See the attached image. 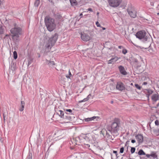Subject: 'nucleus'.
I'll use <instances>...</instances> for the list:
<instances>
[{
    "label": "nucleus",
    "mask_w": 159,
    "mask_h": 159,
    "mask_svg": "<svg viewBox=\"0 0 159 159\" xmlns=\"http://www.w3.org/2000/svg\"><path fill=\"white\" fill-rule=\"evenodd\" d=\"M138 154L139 155H145V153L142 149H140L138 152Z\"/></svg>",
    "instance_id": "31"
},
{
    "label": "nucleus",
    "mask_w": 159,
    "mask_h": 159,
    "mask_svg": "<svg viewBox=\"0 0 159 159\" xmlns=\"http://www.w3.org/2000/svg\"><path fill=\"white\" fill-rule=\"evenodd\" d=\"M106 136H107V138H109L110 137V134H109V133L107 131H106Z\"/></svg>",
    "instance_id": "44"
},
{
    "label": "nucleus",
    "mask_w": 159,
    "mask_h": 159,
    "mask_svg": "<svg viewBox=\"0 0 159 159\" xmlns=\"http://www.w3.org/2000/svg\"><path fill=\"white\" fill-rule=\"evenodd\" d=\"M65 114H66V117H64L63 119L67 120H71L73 118H74L75 117L71 116V115L69 114L68 113L65 112Z\"/></svg>",
    "instance_id": "16"
},
{
    "label": "nucleus",
    "mask_w": 159,
    "mask_h": 159,
    "mask_svg": "<svg viewBox=\"0 0 159 159\" xmlns=\"http://www.w3.org/2000/svg\"><path fill=\"white\" fill-rule=\"evenodd\" d=\"M122 52L124 54H125L127 52V50L126 49L124 48L122 50Z\"/></svg>",
    "instance_id": "35"
},
{
    "label": "nucleus",
    "mask_w": 159,
    "mask_h": 159,
    "mask_svg": "<svg viewBox=\"0 0 159 159\" xmlns=\"http://www.w3.org/2000/svg\"><path fill=\"white\" fill-rule=\"evenodd\" d=\"M116 88L117 90L121 91L125 90V89L124 84L121 82H118L117 83Z\"/></svg>",
    "instance_id": "9"
},
{
    "label": "nucleus",
    "mask_w": 159,
    "mask_h": 159,
    "mask_svg": "<svg viewBox=\"0 0 159 159\" xmlns=\"http://www.w3.org/2000/svg\"><path fill=\"white\" fill-rule=\"evenodd\" d=\"M32 153L30 151H29L28 154L25 159H32Z\"/></svg>",
    "instance_id": "28"
},
{
    "label": "nucleus",
    "mask_w": 159,
    "mask_h": 159,
    "mask_svg": "<svg viewBox=\"0 0 159 159\" xmlns=\"http://www.w3.org/2000/svg\"><path fill=\"white\" fill-rule=\"evenodd\" d=\"M129 140H127L125 144V147L126 146L127 144H129Z\"/></svg>",
    "instance_id": "47"
},
{
    "label": "nucleus",
    "mask_w": 159,
    "mask_h": 159,
    "mask_svg": "<svg viewBox=\"0 0 159 159\" xmlns=\"http://www.w3.org/2000/svg\"><path fill=\"white\" fill-rule=\"evenodd\" d=\"M144 93H145L147 98V99L148 101H149V89H145L143 90V91Z\"/></svg>",
    "instance_id": "23"
},
{
    "label": "nucleus",
    "mask_w": 159,
    "mask_h": 159,
    "mask_svg": "<svg viewBox=\"0 0 159 159\" xmlns=\"http://www.w3.org/2000/svg\"><path fill=\"white\" fill-rule=\"evenodd\" d=\"M120 126V120L118 118L114 119L111 126L108 128V131L111 134H116L118 132Z\"/></svg>",
    "instance_id": "1"
},
{
    "label": "nucleus",
    "mask_w": 159,
    "mask_h": 159,
    "mask_svg": "<svg viewBox=\"0 0 159 159\" xmlns=\"http://www.w3.org/2000/svg\"><path fill=\"white\" fill-rule=\"evenodd\" d=\"M157 156L156 154V153L154 152H151V154H150V157H151L153 159L157 158Z\"/></svg>",
    "instance_id": "24"
},
{
    "label": "nucleus",
    "mask_w": 159,
    "mask_h": 159,
    "mask_svg": "<svg viewBox=\"0 0 159 159\" xmlns=\"http://www.w3.org/2000/svg\"><path fill=\"white\" fill-rule=\"evenodd\" d=\"M88 100V98H85L84 99L82 100H80V101H79V103H81V102H85L87 101Z\"/></svg>",
    "instance_id": "37"
},
{
    "label": "nucleus",
    "mask_w": 159,
    "mask_h": 159,
    "mask_svg": "<svg viewBox=\"0 0 159 159\" xmlns=\"http://www.w3.org/2000/svg\"><path fill=\"white\" fill-rule=\"evenodd\" d=\"M146 156L148 158H149V154H146Z\"/></svg>",
    "instance_id": "58"
},
{
    "label": "nucleus",
    "mask_w": 159,
    "mask_h": 159,
    "mask_svg": "<svg viewBox=\"0 0 159 159\" xmlns=\"http://www.w3.org/2000/svg\"><path fill=\"white\" fill-rule=\"evenodd\" d=\"M122 0H108L110 6L112 7H117L122 2Z\"/></svg>",
    "instance_id": "7"
},
{
    "label": "nucleus",
    "mask_w": 159,
    "mask_h": 159,
    "mask_svg": "<svg viewBox=\"0 0 159 159\" xmlns=\"http://www.w3.org/2000/svg\"><path fill=\"white\" fill-rule=\"evenodd\" d=\"M49 2H50L52 4H54V2L52 1V0H47Z\"/></svg>",
    "instance_id": "49"
},
{
    "label": "nucleus",
    "mask_w": 159,
    "mask_h": 159,
    "mask_svg": "<svg viewBox=\"0 0 159 159\" xmlns=\"http://www.w3.org/2000/svg\"><path fill=\"white\" fill-rule=\"evenodd\" d=\"M58 111L60 112V114L58 112H57V113L58 114L59 116L61 117V118H64V117H66V114H65V113H64V111H62V110H59Z\"/></svg>",
    "instance_id": "20"
},
{
    "label": "nucleus",
    "mask_w": 159,
    "mask_h": 159,
    "mask_svg": "<svg viewBox=\"0 0 159 159\" xmlns=\"http://www.w3.org/2000/svg\"><path fill=\"white\" fill-rule=\"evenodd\" d=\"M3 120H4V121L5 122V116H4V114H3Z\"/></svg>",
    "instance_id": "52"
},
{
    "label": "nucleus",
    "mask_w": 159,
    "mask_h": 159,
    "mask_svg": "<svg viewBox=\"0 0 159 159\" xmlns=\"http://www.w3.org/2000/svg\"><path fill=\"white\" fill-rule=\"evenodd\" d=\"M13 57L15 59H16L17 58V52L16 51H14L13 52Z\"/></svg>",
    "instance_id": "33"
},
{
    "label": "nucleus",
    "mask_w": 159,
    "mask_h": 159,
    "mask_svg": "<svg viewBox=\"0 0 159 159\" xmlns=\"http://www.w3.org/2000/svg\"><path fill=\"white\" fill-rule=\"evenodd\" d=\"M98 119H99V117L98 116H93L90 118H88L85 119V121L86 122L91 121L93 120H94L96 119L97 120H98Z\"/></svg>",
    "instance_id": "19"
},
{
    "label": "nucleus",
    "mask_w": 159,
    "mask_h": 159,
    "mask_svg": "<svg viewBox=\"0 0 159 159\" xmlns=\"http://www.w3.org/2000/svg\"><path fill=\"white\" fill-rule=\"evenodd\" d=\"M135 86L136 88L139 90L141 89V87L137 84H135Z\"/></svg>",
    "instance_id": "36"
},
{
    "label": "nucleus",
    "mask_w": 159,
    "mask_h": 159,
    "mask_svg": "<svg viewBox=\"0 0 159 159\" xmlns=\"http://www.w3.org/2000/svg\"><path fill=\"white\" fill-rule=\"evenodd\" d=\"M4 30L2 26L0 25V34H3L4 33Z\"/></svg>",
    "instance_id": "30"
},
{
    "label": "nucleus",
    "mask_w": 159,
    "mask_h": 159,
    "mask_svg": "<svg viewBox=\"0 0 159 159\" xmlns=\"http://www.w3.org/2000/svg\"><path fill=\"white\" fill-rule=\"evenodd\" d=\"M124 149L123 147L121 148L120 149V153H123L124 152Z\"/></svg>",
    "instance_id": "38"
},
{
    "label": "nucleus",
    "mask_w": 159,
    "mask_h": 159,
    "mask_svg": "<svg viewBox=\"0 0 159 159\" xmlns=\"http://www.w3.org/2000/svg\"><path fill=\"white\" fill-rule=\"evenodd\" d=\"M120 58L117 57H112L110 60H109L108 61V64H113Z\"/></svg>",
    "instance_id": "13"
},
{
    "label": "nucleus",
    "mask_w": 159,
    "mask_h": 159,
    "mask_svg": "<svg viewBox=\"0 0 159 159\" xmlns=\"http://www.w3.org/2000/svg\"><path fill=\"white\" fill-rule=\"evenodd\" d=\"M44 22L48 30L49 31H52L56 27L54 19L49 16H46L44 19Z\"/></svg>",
    "instance_id": "2"
},
{
    "label": "nucleus",
    "mask_w": 159,
    "mask_h": 159,
    "mask_svg": "<svg viewBox=\"0 0 159 159\" xmlns=\"http://www.w3.org/2000/svg\"><path fill=\"white\" fill-rule=\"evenodd\" d=\"M133 61L134 62L136 63H138V60L136 58H134L133 59Z\"/></svg>",
    "instance_id": "41"
},
{
    "label": "nucleus",
    "mask_w": 159,
    "mask_h": 159,
    "mask_svg": "<svg viewBox=\"0 0 159 159\" xmlns=\"http://www.w3.org/2000/svg\"><path fill=\"white\" fill-rule=\"evenodd\" d=\"M91 96V94H89L88 96L86 98H88V100L89 99V98H90V97Z\"/></svg>",
    "instance_id": "48"
},
{
    "label": "nucleus",
    "mask_w": 159,
    "mask_h": 159,
    "mask_svg": "<svg viewBox=\"0 0 159 159\" xmlns=\"http://www.w3.org/2000/svg\"><path fill=\"white\" fill-rule=\"evenodd\" d=\"M46 63L50 67H52L55 65V63L54 61H49L47 59L46 60Z\"/></svg>",
    "instance_id": "18"
},
{
    "label": "nucleus",
    "mask_w": 159,
    "mask_h": 159,
    "mask_svg": "<svg viewBox=\"0 0 159 159\" xmlns=\"http://www.w3.org/2000/svg\"><path fill=\"white\" fill-rule=\"evenodd\" d=\"M84 143V144L86 146H85V147L86 148H88V149H90L89 148V147H90V145L89 144H86L85 143Z\"/></svg>",
    "instance_id": "40"
},
{
    "label": "nucleus",
    "mask_w": 159,
    "mask_h": 159,
    "mask_svg": "<svg viewBox=\"0 0 159 159\" xmlns=\"http://www.w3.org/2000/svg\"><path fill=\"white\" fill-rule=\"evenodd\" d=\"M83 16V14L82 13H81L80 15V16H81V17Z\"/></svg>",
    "instance_id": "60"
},
{
    "label": "nucleus",
    "mask_w": 159,
    "mask_h": 159,
    "mask_svg": "<svg viewBox=\"0 0 159 159\" xmlns=\"http://www.w3.org/2000/svg\"><path fill=\"white\" fill-rule=\"evenodd\" d=\"M157 133H158V134H159V129L157 130Z\"/></svg>",
    "instance_id": "61"
},
{
    "label": "nucleus",
    "mask_w": 159,
    "mask_h": 159,
    "mask_svg": "<svg viewBox=\"0 0 159 159\" xmlns=\"http://www.w3.org/2000/svg\"><path fill=\"white\" fill-rule=\"evenodd\" d=\"M12 39L15 44H18L19 41V36L11 35Z\"/></svg>",
    "instance_id": "12"
},
{
    "label": "nucleus",
    "mask_w": 159,
    "mask_h": 159,
    "mask_svg": "<svg viewBox=\"0 0 159 159\" xmlns=\"http://www.w3.org/2000/svg\"><path fill=\"white\" fill-rule=\"evenodd\" d=\"M69 75H66V77L68 78H70V77H71L72 76V75L70 70L69 71Z\"/></svg>",
    "instance_id": "39"
},
{
    "label": "nucleus",
    "mask_w": 159,
    "mask_h": 159,
    "mask_svg": "<svg viewBox=\"0 0 159 159\" xmlns=\"http://www.w3.org/2000/svg\"><path fill=\"white\" fill-rule=\"evenodd\" d=\"M58 37V34L57 33L54 34L48 40V43L46 45V47L48 49H51L57 41Z\"/></svg>",
    "instance_id": "4"
},
{
    "label": "nucleus",
    "mask_w": 159,
    "mask_h": 159,
    "mask_svg": "<svg viewBox=\"0 0 159 159\" xmlns=\"http://www.w3.org/2000/svg\"><path fill=\"white\" fill-rule=\"evenodd\" d=\"M8 36H9V35L7 34H6L5 35V37H8Z\"/></svg>",
    "instance_id": "64"
},
{
    "label": "nucleus",
    "mask_w": 159,
    "mask_h": 159,
    "mask_svg": "<svg viewBox=\"0 0 159 159\" xmlns=\"http://www.w3.org/2000/svg\"><path fill=\"white\" fill-rule=\"evenodd\" d=\"M118 68L121 74L123 75H127V72L125 71V68L123 66H120L118 67Z\"/></svg>",
    "instance_id": "15"
},
{
    "label": "nucleus",
    "mask_w": 159,
    "mask_h": 159,
    "mask_svg": "<svg viewBox=\"0 0 159 159\" xmlns=\"http://www.w3.org/2000/svg\"><path fill=\"white\" fill-rule=\"evenodd\" d=\"M146 33L144 30H141L138 32L136 34V37L139 39H143V41L145 42L148 40V38L146 36Z\"/></svg>",
    "instance_id": "5"
},
{
    "label": "nucleus",
    "mask_w": 159,
    "mask_h": 159,
    "mask_svg": "<svg viewBox=\"0 0 159 159\" xmlns=\"http://www.w3.org/2000/svg\"><path fill=\"white\" fill-rule=\"evenodd\" d=\"M11 35H19L22 34V29L20 27H15L12 28L10 30Z\"/></svg>",
    "instance_id": "6"
},
{
    "label": "nucleus",
    "mask_w": 159,
    "mask_h": 159,
    "mask_svg": "<svg viewBox=\"0 0 159 159\" xmlns=\"http://www.w3.org/2000/svg\"><path fill=\"white\" fill-rule=\"evenodd\" d=\"M131 150L130 151L131 154L134 153L135 151V148L134 147H130Z\"/></svg>",
    "instance_id": "34"
},
{
    "label": "nucleus",
    "mask_w": 159,
    "mask_h": 159,
    "mask_svg": "<svg viewBox=\"0 0 159 159\" xmlns=\"http://www.w3.org/2000/svg\"><path fill=\"white\" fill-rule=\"evenodd\" d=\"M63 134V131L62 130H58L56 132V134L58 136H61Z\"/></svg>",
    "instance_id": "27"
},
{
    "label": "nucleus",
    "mask_w": 159,
    "mask_h": 159,
    "mask_svg": "<svg viewBox=\"0 0 159 159\" xmlns=\"http://www.w3.org/2000/svg\"><path fill=\"white\" fill-rule=\"evenodd\" d=\"M151 99L152 101L155 102L159 99V95L157 93L154 94H153L151 97Z\"/></svg>",
    "instance_id": "14"
},
{
    "label": "nucleus",
    "mask_w": 159,
    "mask_h": 159,
    "mask_svg": "<svg viewBox=\"0 0 159 159\" xmlns=\"http://www.w3.org/2000/svg\"><path fill=\"white\" fill-rule=\"evenodd\" d=\"M87 10L89 11H91V12H93V10L91 8H88Z\"/></svg>",
    "instance_id": "46"
},
{
    "label": "nucleus",
    "mask_w": 159,
    "mask_h": 159,
    "mask_svg": "<svg viewBox=\"0 0 159 159\" xmlns=\"http://www.w3.org/2000/svg\"><path fill=\"white\" fill-rule=\"evenodd\" d=\"M40 0H35L34 3V5L35 7H38L40 4Z\"/></svg>",
    "instance_id": "32"
},
{
    "label": "nucleus",
    "mask_w": 159,
    "mask_h": 159,
    "mask_svg": "<svg viewBox=\"0 0 159 159\" xmlns=\"http://www.w3.org/2000/svg\"><path fill=\"white\" fill-rule=\"evenodd\" d=\"M127 11L131 17L133 18H135L136 16V12L132 7L131 5H129L127 9Z\"/></svg>",
    "instance_id": "8"
},
{
    "label": "nucleus",
    "mask_w": 159,
    "mask_h": 159,
    "mask_svg": "<svg viewBox=\"0 0 159 159\" xmlns=\"http://www.w3.org/2000/svg\"><path fill=\"white\" fill-rule=\"evenodd\" d=\"M147 84V83L146 82H143V85H146Z\"/></svg>",
    "instance_id": "54"
},
{
    "label": "nucleus",
    "mask_w": 159,
    "mask_h": 159,
    "mask_svg": "<svg viewBox=\"0 0 159 159\" xmlns=\"http://www.w3.org/2000/svg\"><path fill=\"white\" fill-rule=\"evenodd\" d=\"M93 135L91 133L81 134L80 136V139L81 142L85 143L86 142H89L92 143L93 139Z\"/></svg>",
    "instance_id": "3"
},
{
    "label": "nucleus",
    "mask_w": 159,
    "mask_h": 159,
    "mask_svg": "<svg viewBox=\"0 0 159 159\" xmlns=\"http://www.w3.org/2000/svg\"><path fill=\"white\" fill-rule=\"evenodd\" d=\"M118 48H119V49H121V48H124V47L122 46H118Z\"/></svg>",
    "instance_id": "51"
},
{
    "label": "nucleus",
    "mask_w": 159,
    "mask_h": 159,
    "mask_svg": "<svg viewBox=\"0 0 159 159\" xmlns=\"http://www.w3.org/2000/svg\"><path fill=\"white\" fill-rule=\"evenodd\" d=\"M33 59L31 57H29L28 59V66H30L33 62Z\"/></svg>",
    "instance_id": "29"
},
{
    "label": "nucleus",
    "mask_w": 159,
    "mask_h": 159,
    "mask_svg": "<svg viewBox=\"0 0 159 159\" xmlns=\"http://www.w3.org/2000/svg\"><path fill=\"white\" fill-rule=\"evenodd\" d=\"M155 124L156 125H159V121L157 120L155 121Z\"/></svg>",
    "instance_id": "43"
},
{
    "label": "nucleus",
    "mask_w": 159,
    "mask_h": 159,
    "mask_svg": "<svg viewBox=\"0 0 159 159\" xmlns=\"http://www.w3.org/2000/svg\"><path fill=\"white\" fill-rule=\"evenodd\" d=\"M75 158V157L74 156H72L71 157V159H74Z\"/></svg>",
    "instance_id": "57"
},
{
    "label": "nucleus",
    "mask_w": 159,
    "mask_h": 159,
    "mask_svg": "<svg viewBox=\"0 0 159 159\" xmlns=\"http://www.w3.org/2000/svg\"><path fill=\"white\" fill-rule=\"evenodd\" d=\"M25 105V103L24 101H21V104L19 109L20 111H22L24 110Z\"/></svg>",
    "instance_id": "22"
},
{
    "label": "nucleus",
    "mask_w": 159,
    "mask_h": 159,
    "mask_svg": "<svg viewBox=\"0 0 159 159\" xmlns=\"http://www.w3.org/2000/svg\"><path fill=\"white\" fill-rule=\"evenodd\" d=\"M16 64L12 62L10 65L9 69L12 71H15L16 69Z\"/></svg>",
    "instance_id": "21"
},
{
    "label": "nucleus",
    "mask_w": 159,
    "mask_h": 159,
    "mask_svg": "<svg viewBox=\"0 0 159 159\" xmlns=\"http://www.w3.org/2000/svg\"><path fill=\"white\" fill-rule=\"evenodd\" d=\"M61 17V16L60 15H57V18L58 19H60Z\"/></svg>",
    "instance_id": "55"
},
{
    "label": "nucleus",
    "mask_w": 159,
    "mask_h": 159,
    "mask_svg": "<svg viewBox=\"0 0 159 159\" xmlns=\"http://www.w3.org/2000/svg\"><path fill=\"white\" fill-rule=\"evenodd\" d=\"M152 93V91H150V92H149L150 94L151 93Z\"/></svg>",
    "instance_id": "63"
},
{
    "label": "nucleus",
    "mask_w": 159,
    "mask_h": 159,
    "mask_svg": "<svg viewBox=\"0 0 159 159\" xmlns=\"http://www.w3.org/2000/svg\"><path fill=\"white\" fill-rule=\"evenodd\" d=\"M107 48L109 49H110V50H111L112 49V48L111 47L110 48Z\"/></svg>",
    "instance_id": "59"
},
{
    "label": "nucleus",
    "mask_w": 159,
    "mask_h": 159,
    "mask_svg": "<svg viewBox=\"0 0 159 159\" xmlns=\"http://www.w3.org/2000/svg\"><path fill=\"white\" fill-rule=\"evenodd\" d=\"M113 153H115V154H116V157H117V156L118 155L117 151H113Z\"/></svg>",
    "instance_id": "45"
},
{
    "label": "nucleus",
    "mask_w": 159,
    "mask_h": 159,
    "mask_svg": "<svg viewBox=\"0 0 159 159\" xmlns=\"http://www.w3.org/2000/svg\"><path fill=\"white\" fill-rule=\"evenodd\" d=\"M96 25L97 26V27H101V25L99 23L98 21H97L96 23Z\"/></svg>",
    "instance_id": "42"
},
{
    "label": "nucleus",
    "mask_w": 159,
    "mask_h": 159,
    "mask_svg": "<svg viewBox=\"0 0 159 159\" xmlns=\"http://www.w3.org/2000/svg\"><path fill=\"white\" fill-rule=\"evenodd\" d=\"M131 143H134L136 142L135 140L134 139H132L131 140Z\"/></svg>",
    "instance_id": "50"
},
{
    "label": "nucleus",
    "mask_w": 159,
    "mask_h": 159,
    "mask_svg": "<svg viewBox=\"0 0 159 159\" xmlns=\"http://www.w3.org/2000/svg\"><path fill=\"white\" fill-rule=\"evenodd\" d=\"M71 142L73 145H80V143H81L80 139V136L78 137L73 138L71 140Z\"/></svg>",
    "instance_id": "10"
},
{
    "label": "nucleus",
    "mask_w": 159,
    "mask_h": 159,
    "mask_svg": "<svg viewBox=\"0 0 159 159\" xmlns=\"http://www.w3.org/2000/svg\"><path fill=\"white\" fill-rule=\"evenodd\" d=\"M101 27L102 28V30H105L106 29V28H105V27H101Z\"/></svg>",
    "instance_id": "56"
},
{
    "label": "nucleus",
    "mask_w": 159,
    "mask_h": 159,
    "mask_svg": "<svg viewBox=\"0 0 159 159\" xmlns=\"http://www.w3.org/2000/svg\"><path fill=\"white\" fill-rule=\"evenodd\" d=\"M135 137L136 139L138 141L139 143H140L143 142V136L141 134H138L135 136Z\"/></svg>",
    "instance_id": "17"
},
{
    "label": "nucleus",
    "mask_w": 159,
    "mask_h": 159,
    "mask_svg": "<svg viewBox=\"0 0 159 159\" xmlns=\"http://www.w3.org/2000/svg\"><path fill=\"white\" fill-rule=\"evenodd\" d=\"M65 112L68 113L70 115H74L72 113V111L70 109H64Z\"/></svg>",
    "instance_id": "26"
},
{
    "label": "nucleus",
    "mask_w": 159,
    "mask_h": 159,
    "mask_svg": "<svg viewBox=\"0 0 159 159\" xmlns=\"http://www.w3.org/2000/svg\"><path fill=\"white\" fill-rule=\"evenodd\" d=\"M99 13L98 12L97 13V15L98 16Z\"/></svg>",
    "instance_id": "62"
},
{
    "label": "nucleus",
    "mask_w": 159,
    "mask_h": 159,
    "mask_svg": "<svg viewBox=\"0 0 159 159\" xmlns=\"http://www.w3.org/2000/svg\"><path fill=\"white\" fill-rule=\"evenodd\" d=\"M149 47H150V51H153V49L152 48H151V45H150V46H149Z\"/></svg>",
    "instance_id": "53"
},
{
    "label": "nucleus",
    "mask_w": 159,
    "mask_h": 159,
    "mask_svg": "<svg viewBox=\"0 0 159 159\" xmlns=\"http://www.w3.org/2000/svg\"><path fill=\"white\" fill-rule=\"evenodd\" d=\"M71 5L72 6H76L78 3L76 0H69Z\"/></svg>",
    "instance_id": "25"
},
{
    "label": "nucleus",
    "mask_w": 159,
    "mask_h": 159,
    "mask_svg": "<svg viewBox=\"0 0 159 159\" xmlns=\"http://www.w3.org/2000/svg\"><path fill=\"white\" fill-rule=\"evenodd\" d=\"M81 39L84 41H88L90 39V37L87 34L84 33L81 34Z\"/></svg>",
    "instance_id": "11"
}]
</instances>
